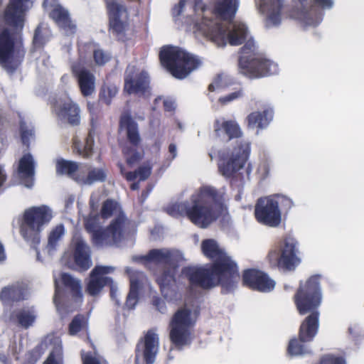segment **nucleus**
<instances>
[{
    "instance_id": "nucleus-1",
    "label": "nucleus",
    "mask_w": 364,
    "mask_h": 364,
    "mask_svg": "<svg viewBox=\"0 0 364 364\" xmlns=\"http://www.w3.org/2000/svg\"><path fill=\"white\" fill-rule=\"evenodd\" d=\"M201 251L213 263L209 267L188 266L182 269L181 274L188 279L190 287L209 289L220 286L222 294L232 292L240 279L237 264L213 239L203 240Z\"/></svg>"
},
{
    "instance_id": "nucleus-2",
    "label": "nucleus",
    "mask_w": 364,
    "mask_h": 364,
    "mask_svg": "<svg viewBox=\"0 0 364 364\" xmlns=\"http://www.w3.org/2000/svg\"><path fill=\"white\" fill-rule=\"evenodd\" d=\"M319 274L311 276L305 282H300L293 301L301 316L308 314L301 322L298 337L289 341L287 353L290 356H299L311 353L308 343L312 342L319 329L320 312L322 301Z\"/></svg>"
},
{
    "instance_id": "nucleus-3",
    "label": "nucleus",
    "mask_w": 364,
    "mask_h": 364,
    "mask_svg": "<svg viewBox=\"0 0 364 364\" xmlns=\"http://www.w3.org/2000/svg\"><path fill=\"white\" fill-rule=\"evenodd\" d=\"M224 208V196L217 188L210 186H201L191 198V203H181L166 208L173 217L186 215L195 225L207 228L217 220Z\"/></svg>"
},
{
    "instance_id": "nucleus-4",
    "label": "nucleus",
    "mask_w": 364,
    "mask_h": 364,
    "mask_svg": "<svg viewBox=\"0 0 364 364\" xmlns=\"http://www.w3.org/2000/svg\"><path fill=\"white\" fill-rule=\"evenodd\" d=\"M239 73L250 79L274 75L278 72L277 64L258 52L252 38L248 39L240 48L238 60Z\"/></svg>"
},
{
    "instance_id": "nucleus-5",
    "label": "nucleus",
    "mask_w": 364,
    "mask_h": 364,
    "mask_svg": "<svg viewBox=\"0 0 364 364\" xmlns=\"http://www.w3.org/2000/svg\"><path fill=\"white\" fill-rule=\"evenodd\" d=\"M159 57L161 65L178 80L187 77L201 64L196 55L172 45L164 46L159 51Z\"/></svg>"
},
{
    "instance_id": "nucleus-6",
    "label": "nucleus",
    "mask_w": 364,
    "mask_h": 364,
    "mask_svg": "<svg viewBox=\"0 0 364 364\" xmlns=\"http://www.w3.org/2000/svg\"><path fill=\"white\" fill-rule=\"evenodd\" d=\"M52 218V210L45 205L26 209L18 222L21 235L32 245H38L41 241V231Z\"/></svg>"
},
{
    "instance_id": "nucleus-7",
    "label": "nucleus",
    "mask_w": 364,
    "mask_h": 364,
    "mask_svg": "<svg viewBox=\"0 0 364 364\" xmlns=\"http://www.w3.org/2000/svg\"><path fill=\"white\" fill-rule=\"evenodd\" d=\"M298 241L291 236H285L269 250L267 259L272 267L292 272L301 264Z\"/></svg>"
},
{
    "instance_id": "nucleus-8",
    "label": "nucleus",
    "mask_w": 364,
    "mask_h": 364,
    "mask_svg": "<svg viewBox=\"0 0 364 364\" xmlns=\"http://www.w3.org/2000/svg\"><path fill=\"white\" fill-rule=\"evenodd\" d=\"M250 151V143L240 141L234 147L230 154L225 151L218 153V171L225 178L230 180L231 185L237 177L243 181V176L239 171L245 166Z\"/></svg>"
},
{
    "instance_id": "nucleus-9",
    "label": "nucleus",
    "mask_w": 364,
    "mask_h": 364,
    "mask_svg": "<svg viewBox=\"0 0 364 364\" xmlns=\"http://www.w3.org/2000/svg\"><path fill=\"white\" fill-rule=\"evenodd\" d=\"M119 129L124 132L126 136V144L122 146V154L128 166L133 167L143 158V152L138 149L141 146V137L139 125L129 113H124L120 116Z\"/></svg>"
},
{
    "instance_id": "nucleus-10",
    "label": "nucleus",
    "mask_w": 364,
    "mask_h": 364,
    "mask_svg": "<svg viewBox=\"0 0 364 364\" xmlns=\"http://www.w3.org/2000/svg\"><path fill=\"white\" fill-rule=\"evenodd\" d=\"M195 323L190 309L181 307L173 314L168 324L169 339L173 348L181 350L191 343Z\"/></svg>"
},
{
    "instance_id": "nucleus-11",
    "label": "nucleus",
    "mask_w": 364,
    "mask_h": 364,
    "mask_svg": "<svg viewBox=\"0 0 364 364\" xmlns=\"http://www.w3.org/2000/svg\"><path fill=\"white\" fill-rule=\"evenodd\" d=\"M26 54L21 38H16L0 20V65L7 70H14L13 61L21 63Z\"/></svg>"
},
{
    "instance_id": "nucleus-12",
    "label": "nucleus",
    "mask_w": 364,
    "mask_h": 364,
    "mask_svg": "<svg viewBox=\"0 0 364 364\" xmlns=\"http://www.w3.org/2000/svg\"><path fill=\"white\" fill-rule=\"evenodd\" d=\"M108 16V30L118 41L128 40L127 31L129 23V8L116 0H104Z\"/></svg>"
},
{
    "instance_id": "nucleus-13",
    "label": "nucleus",
    "mask_w": 364,
    "mask_h": 364,
    "mask_svg": "<svg viewBox=\"0 0 364 364\" xmlns=\"http://www.w3.org/2000/svg\"><path fill=\"white\" fill-rule=\"evenodd\" d=\"M300 8H293L289 11L291 18L300 21L308 26H317L321 21V10L331 9L333 0H298Z\"/></svg>"
},
{
    "instance_id": "nucleus-14",
    "label": "nucleus",
    "mask_w": 364,
    "mask_h": 364,
    "mask_svg": "<svg viewBox=\"0 0 364 364\" xmlns=\"http://www.w3.org/2000/svg\"><path fill=\"white\" fill-rule=\"evenodd\" d=\"M254 215L259 223L272 228L279 226L282 221L279 203L270 196L261 197L257 200Z\"/></svg>"
},
{
    "instance_id": "nucleus-15",
    "label": "nucleus",
    "mask_w": 364,
    "mask_h": 364,
    "mask_svg": "<svg viewBox=\"0 0 364 364\" xmlns=\"http://www.w3.org/2000/svg\"><path fill=\"white\" fill-rule=\"evenodd\" d=\"M159 348V338L154 329H149L135 347V364H154Z\"/></svg>"
},
{
    "instance_id": "nucleus-16",
    "label": "nucleus",
    "mask_w": 364,
    "mask_h": 364,
    "mask_svg": "<svg viewBox=\"0 0 364 364\" xmlns=\"http://www.w3.org/2000/svg\"><path fill=\"white\" fill-rule=\"evenodd\" d=\"M87 109L91 115L90 124L92 129L89 131L85 138V145L83 147L82 146L80 141L77 139H73L72 145L73 152L85 159H88L92 155L95 131L97 126L98 120L101 114V111L99 109L98 104L97 103L88 102Z\"/></svg>"
},
{
    "instance_id": "nucleus-17",
    "label": "nucleus",
    "mask_w": 364,
    "mask_h": 364,
    "mask_svg": "<svg viewBox=\"0 0 364 364\" xmlns=\"http://www.w3.org/2000/svg\"><path fill=\"white\" fill-rule=\"evenodd\" d=\"M114 268L109 266H95L90 273L85 291L91 296L100 294L105 287H110V294L114 296L113 280L107 275L113 272Z\"/></svg>"
},
{
    "instance_id": "nucleus-18",
    "label": "nucleus",
    "mask_w": 364,
    "mask_h": 364,
    "mask_svg": "<svg viewBox=\"0 0 364 364\" xmlns=\"http://www.w3.org/2000/svg\"><path fill=\"white\" fill-rule=\"evenodd\" d=\"M124 90L129 95L145 97L150 95V77L145 70L134 69L124 77Z\"/></svg>"
},
{
    "instance_id": "nucleus-19",
    "label": "nucleus",
    "mask_w": 364,
    "mask_h": 364,
    "mask_svg": "<svg viewBox=\"0 0 364 364\" xmlns=\"http://www.w3.org/2000/svg\"><path fill=\"white\" fill-rule=\"evenodd\" d=\"M31 0H9L4 12L6 23L16 29H22Z\"/></svg>"
},
{
    "instance_id": "nucleus-20",
    "label": "nucleus",
    "mask_w": 364,
    "mask_h": 364,
    "mask_svg": "<svg viewBox=\"0 0 364 364\" xmlns=\"http://www.w3.org/2000/svg\"><path fill=\"white\" fill-rule=\"evenodd\" d=\"M243 285L252 290L269 292L275 286V282L269 275L260 270L248 269L242 274Z\"/></svg>"
},
{
    "instance_id": "nucleus-21",
    "label": "nucleus",
    "mask_w": 364,
    "mask_h": 364,
    "mask_svg": "<svg viewBox=\"0 0 364 364\" xmlns=\"http://www.w3.org/2000/svg\"><path fill=\"white\" fill-rule=\"evenodd\" d=\"M197 32L207 39L217 43H224L225 30L221 23L213 18L203 16L201 21L195 25Z\"/></svg>"
},
{
    "instance_id": "nucleus-22",
    "label": "nucleus",
    "mask_w": 364,
    "mask_h": 364,
    "mask_svg": "<svg viewBox=\"0 0 364 364\" xmlns=\"http://www.w3.org/2000/svg\"><path fill=\"white\" fill-rule=\"evenodd\" d=\"M73 75L77 79L80 92L83 97L90 96L95 88V77L92 73L85 68L80 62L71 65Z\"/></svg>"
},
{
    "instance_id": "nucleus-23",
    "label": "nucleus",
    "mask_w": 364,
    "mask_h": 364,
    "mask_svg": "<svg viewBox=\"0 0 364 364\" xmlns=\"http://www.w3.org/2000/svg\"><path fill=\"white\" fill-rule=\"evenodd\" d=\"M214 133L217 137H226L228 141L241 138L243 132L235 120L216 119L213 123Z\"/></svg>"
},
{
    "instance_id": "nucleus-24",
    "label": "nucleus",
    "mask_w": 364,
    "mask_h": 364,
    "mask_svg": "<svg viewBox=\"0 0 364 364\" xmlns=\"http://www.w3.org/2000/svg\"><path fill=\"white\" fill-rule=\"evenodd\" d=\"M26 288L22 282H15L4 287L0 291V301L3 305L11 306L26 299Z\"/></svg>"
},
{
    "instance_id": "nucleus-25",
    "label": "nucleus",
    "mask_w": 364,
    "mask_h": 364,
    "mask_svg": "<svg viewBox=\"0 0 364 364\" xmlns=\"http://www.w3.org/2000/svg\"><path fill=\"white\" fill-rule=\"evenodd\" d=\"M80 109L77 104L71 100L60 103L56 109V114L61 120L71 126H78L80 123Z\"/></svg>"
},
{
    "instance_id": "nucleus-26",
    "label": "nucleus",
    "mask_w": 364,
    "mask_h": 364,
    "mask_svg": "<svg viewBox=\"0 0 364 364\" xmlns=\"http://www.w3.org/2000/svg\"><path fill=\"white\" fill-rule=\"evenodd\" d=\"M274 117V110L270 107H264L262 111L250 113L245 122L248 129H257V131L267 128Z\"/></svg>"
},
{
    "instance_id": "nucleus-27",
    "label": "nucleus",
    "mask_w": 364,
    "mask_h": 364,
    "mask_svg": "<svg viewBox=\"0 0 364 364\" xmlns=\"http://www.w3.org/2000/svg\"><path fill=\"white\" fill-rule=\"evenodd\" d=\"M239 7L238 0H217L214 2L211 14L224 20H232Z\"/></svg>"
},
{
    "instance_id": "nucleus-28",
    "label": "nucleus",
    "mask_w": 364,
    "mask_h": 364,
    "mask_svg": "<svg viewBox=\"0 0 364 364\" xmlns=\"http://www.w3.org/2000/svg\"><path fill=\"white\" fill-rule=\"evenodd\" d=\"M73 258L75 264L82 272L92 266L90 247L82 239H77L75 242Z\"/></svg>"
},
{
    "instance_id": "nucleus-29",
    "label": "nucleus",
    "mask_w": 364,
    "mask_h": 364,
    "mask_svg": "<svg viewBox=\"0 0 364 364\" xmlns=\"http://www.w3.org/2000/svg\"><path fill=\"white\" fill-rule=\"evenodd\" d=\"M36 312L33 307L18 309L10 314V320L24 329L32 326L36 322Z\"/></svg>"
},
{
    "instance_id": "nucleus-30",
    "label": "nucleus",
    "mask_w": 364,
    "mask_h": 364,
    "mask_svg": "<svg viewBox=\"0 0 364 364\" xmlns=\"http://www.w3.org/2000/svg\"><path fill=\"white\" fill-rule=\"evenodd\" d=\"M18 172L26 186L31 187L35 173V165L33 156L30 154H24L19 160Z\"/></svg>"
},
{
    "instance_id": "nucleus-31",
    "label": "nucleus",
    "mask_w": 364,
    "mask_h": 364,
    "mask_svg": "<svg viewBox=\"0 0 364 364\" xmlns=\"http://www.w3.org/2000/svg\"><path fill=\"white\" fill-rule=\"evenodd\" d=\"M50 17L68 33H74L76 26L72 22L69 13L60 6H55L50 13Z\"/></svg>"
},
{
    "instance_id": "nucleus-32",
    "label": "nucleus",
    "mask_w": 364,
    "mask_h": 364,
    "mask_svg": "<svg viewBox=\"0 0 364 364\" xmlns=\"http://www.w3.org/2000/svg\"><path fill=\"white\" fill-rule=\"evenodd\" d=\"M79 170V164L76 161L58 159L55 164L56 174L58 176H67L76 181H80V176L76 175Z\"/></svg>"
},
{
    "instance_id": "nucleus-33",
    "label": "nucleus",
    "mask_w": 364,
    "mask_h": 364,
    "mask_svg": "<svg viewBox=\"0 0 364 364\" xmlns=\"http://www.w3.org/2000/svg\"><path fill=\"white\" fill-rule=\"evenodd\" d=\"M127 223V218L122 213L118 215L107 227V233L112 237L114 242H118L122 240Z\"/></svg>"
},
{
    "instance_id": "nucleus-34",
    "label": "nucleus",
    "mask_w": 364,
    "mask_h": 364,
    "mask_svg": "<svg viewBox=\"0 0 364 364\" xmlns=\"http://www.w3.org/2000/svg\"><path fill=\"white\" fill-rule=\"evenodd\" d=\"M172 257V253L168 250L152 249L146 255L141 256L140 259L143 262L170 264Z\"/></svg>"
},
{
    "instance_id": "nucleus-35",
    "label": "nucleus",
    "mask_w": 364,
    "mask_h": 364,
    "mask_svg": "<svg viewBox=\"0 0 364 364\" xmlns=\"http://www.w3.org/2000/svg\"><path fill=\"white\" fill-rule=\"evenodd\" d=\"M60 281L63 285L70 290L72 296L80 302L82 301V293L80 281L75 279L70 274L63 272L60 274Z\"/></svg>"
},
{
    "instance_id": "nucleus-36",
    "label": "nucleus",
    "mask_w": 364,
    "mask_h": 364,
    "mask_svg": "<svg viewBox=\"0 0 364 364\" xmlns=\"http://www.w3.org/2000/svg\"><path fill=\"white\" fill-rule=\"evenodd\" d=\"M120 173L125 178L127 181H134L137 178L139 181L146 180L151 173V167L150 166H141L134 171H126L122 164H117Z\"/></svg>"
},
{
    "instance_id": "nucleus-37",
    "label": "nucleus",
    "mask_w": 364,
    "mask_h": 364,
    "mask_svg": "<svg viewBox=\"0 0 364 364\" xmlns=\"http://www.w3.org/2000/svg\"><path fill=\"white\" fill-rule=\"evenodd\" d=\"M88 317L82 314L75 315L68 325V333L75 336L80 331H85L88 334Z\"/></svg>"
},
{
    "instance_id": "nucleus-38",
    "label": "nucleus",
    "mask_w": 364,
    "mask_h": 364,
    "mask_svg": "<svg viewBox=\"0 0 364 364\" xmlns=\"http://www.w3.org/2000/svg\"><path fill=\"white\" fill-rule=\"evenodd\" d=\"M247 28L244 24H235L228 35V42L231 46L242 44L247 37Z\"/></svg>"
},
{
    "instance_id": "nucleus-39",
    "label": "nucleus",
    "mask_w": 364,
    "mask_h": 364,
    "mask_svg": "<svg viewBox=\"0 0 364 364\" xmlns=\"http://www.w3.org/2000/svg\"><path fill=\"white\" fill-rule=\"evenodd\" d=\"M176 267H171L165 269L156 279V283L159 284L162 294L166 287H168L175 282Z\"/></svg>"
},
{
    "instance_id": "nucleus-40",
    "label": "nucleus",
    "mask_w": 364,
    "mask_h": 364,
    "mask_svg": "<svg viewBox=\"0 0 364 364\" xmlns=\"http://www.w3.org/2000/svg\"><path fill=\"white\" fill-rule=\"evenodd\" d=\"M107 173L103 168H90L86 176L80 177V181L87 185H91L95 182H104L106 180Z\"/></svg>"
},
{
    "instance_id": "nucleus-41",
    "label": "nucleus",
    "mask_w": 364,
    "mask_h": 364,
    "mask_svg": "<svg viewBox=\"0 0 364 364\" xmlns=\"http://www.w3.org/2000/svg\"><path fill=\"white\" fill-rule=\"evenodd\" d=\"M314 364H347L346 353H324Z\"/></svg>"
},
{
    "instance_id": "nucleus-42",
    "label": "nucleus",
    "mask_w": 364,
    "mask_h": 364,
    "mask_svg": "<svg viewBox=\"0 0 364 364\" xmlns=\"http://www.w3.org/2000/svg\"><path fill=\"white\" fill-rule=\"evenodd\" d=\"M48 31L41 25H38L35 31L32 40L33 51L43 49L48 41Z\"/></svg>"
},
{
    "instance_id": "nucleus-43",
    "label": "nucleus",
    "mask_w": 364,
    "mask_h": 364,
    "mask_svg": "<svg viewBox=\"0 0 364 364\" xmlns=\"http://www.w3.org/2000/svg\"><path fill=\"white\" fill-rule=\"evenodd\" d=\"M65 233V228L63 224L56 225L50 232L48 239V248L49 250H55L58 242Z\"/></svg>"
},
{
    "instance_id": "nucleus-44",
    "label": "nucleus",
    "mask_w": 364,
    "mask_h": 364,
    "mask_svg": "<svg viewBox=\"0 0 364 364\" xmlns=\"http://www.w3.org/2000/svg\"><path fill=\"white\" fill-rule=\"evenodd\" d=\"M117 92L118 88L114 85L102 86L99 94L100 100L109 105L112 102V99L115 97Z\"/></svg>"
},
{
    "instance_id": "nucleus-45",
    "label": "nucleus",
    "mask_w": 364,
    "mask_h": 364,
    "mask_svg": "<svg viewBox=\"0 0 364 364\" xmlns=\"http://www.w3.org/2000/svg\"><path fill=\"white\" fill-rule=\"evenodd\" d=\"M43 364H64L62 347L54 346Z\"/></svg>"
},
{
    "instance_id": "nucleus-46",
    "label": "nucleus",
    "mask_w": 364,
    "mask_h": 364,
    "mask_svg": "<svg viewBox=\"0 0 364 364\" xmlns=\"http://www.w3.org/2000/svg\"><path fill=\"white\" fill-rule=\"evenodd\" d=\"M19 132L22 143L28 146L30 139L33 136L34 132L32 128H29L28 127L26 122L23 119H21L19 122Z\"/></svg>"
},
{
    "instance_id": "nucleus-47",
    "label": "nucleus",
    "mask_w": 364,
    "mask_h": 364,
    "mask_svg": "<svg viewBox=\"0 0 364 364\" xmlns=\"http://www.w3.org/2000/svg\"><path fill=\"white\" fill-rule=\"evenodd\" d=\"M111 58L110 53L101 48L95 49L93 51V60L98 66H104Z\"/></svg>"
},
{
    "instance_id": "nucleus-48",
    "label": "nucleus",
    "mask_w": 364,
    "mask_h": 364,
    "mask_svg": "<svg viewBox=\"0 0 364 364\" xmlns=\"http://www.w3.org/2000/svg\"><path fill=\"white\" fill-rule=\"evenodd\" d=\"M117 203L112 199L105 200L102 205L100 215L102 218L107 219L110 218L117 208Z\"/></svg>"
},
{
    "instance_id": "nucleus-49",
    "label": "nucleus",
    "mask_w": 364,
    "mask_h": 364,
    "mask_svg": "<svg viewBox=\"0 0 364 364\" xmlns=\"http://www.w3.org/2000/svg\"><path fill=\"white\" fill-rule=\"evenodd\" d=\"M130 287L129 291L139 293L141 279L144 276L141 272L130 271L129 272Z\"/></svg>"
},
{
    "instance_id": "nucleus-50",
    "label": "nucleus",
    "mask_w": 364,
    "mask_h": 364,
    "mask_svg": "<svg viewBox=\"0 0 364 364\" xmlns=\"http://www.w3.org/2000/svg\"><path fill=\"white\" fill-rule=\"evenodd\" d=\"M269 14L266 18V26H278L281 22L282 10L268 9Z\"/></svg>"
},
{
    "instance_id": "nucleus-51",
    "label": "nucleus",
    "mask_w": 364,
    "mask_h": 364,
    "mask_svg": "<svg viewBox=\"0 0 364 364\" xmlns=\"http://www.w3.org/2000/svg\"><path fill=\"white\" fill-rule=\"evenodd\" d=\"M261 10L274 9L282 10L284 0H259Z\"/></svg>"
},
{
    "instance_id": "nucleus-52",
    "label": "nucleus",
    "mask_w": 364,
    "mask_h": 364,
    "mask_svg": "<svg viewBox=\"0 0 364 364\" xmlns=\"http://www.w3.org/2000/svg\"><path fill=\"white\" fill-rule=\"evenodd\" d=\"M82 364H107V361L102 358L93 356L91 353H81Z\"/></svg>"
},
{
    "instance_id": "nucleus-53",
    "label": "nucleus",
    "mask_w": 364,
    "mask_h": 364,
    "mask_svg": "<svg viewBox=\"0 0 364 364\" xmlns=\"http://www.w3.org/2000/svg\"><path fill=\"white\" fill-rule=\"evenodd\" d=\"M242 96V90H237V91H235V92H231L225 96H223V97H220L219 99H218V102L222 105H227L228 103L236 100V99H238L240 97H241Z\"/></svg>"
},
{
    "instance_id": "nucleus-54",
    "label": "nucleus",
    "mask_w": 364,
    "mask_h": 364,
    "mask_svg": "<svg viewBox=\"0 0 364 364\" xmlns=\"http://www.w3.org/2000/svg\"><path fill=\"white\" fill-rule=\"evenodd\" d=\"M138 299H139V293L134 292V291H129V294L127 296V300H126L125 304L128 309H133L135 307L136 304H137Z\"/></svg>"
},
{
    "instance_id": "nucleus-55",
    "label": "nucleus",
    "mask_w": 364,
    "mask_h": 364,
    "mask_svg": "<svg viewBox=\"0 0 364 364\" xmlns=\"http://www.w3.org/2000/svg\"><path fill=\"white\" fill-rule=\"evenodd\" d=\"M152 304L161 313L164 314L166 311V302L159 296H154L152 299Z\"/></svg>"
},
{
    "instance_id": "nucleus-56",
    "label": "nucleus",
    "mask_w": 364,
    "mask_h": 364,
    "mask_svg": "<svg viewBox=\"0 0 364 364\" xmlns=\"http://www.w3.org/2000/svg\"><path fill=\"white\" fill-rule=\"evenodd\" d=\"M92 237L94 240L98 243L104 242L107 237H109L108 233H107V229L105 230H97L94 231L92 233Z\"/></svg>"
},
{
    "instance_id": "nucleus-57",
    "label": "nucleus",
    "mask_w": 364,
    "mask_h": 364,
    "mask_svg": "<svg viewBox=\"0 0 364 364\" xmlns=\"http://www.w3.org/2000/svg\"><path fill=\"white\" fill-rule=\"evenodd\" d=\"M222 81H223V75H221V74L218 75L213 80V82L209 85L208 91L213 92L215 90L216 88L222 87H223Z\"/></svg>"
},
{
    "instance_id": "nucleus-58",
    "label": "nucleus",
    "mask_w": 364,
    "mask_h": 364,
    "mask_svg": "<svg viewBox=\"0 0 364 364\" xmlns=\"http://www.w3.org/2000/svg\"><path fill=\"white\" fill-rule=\"evenodd\" d=\"M186 0H180L179 2L174 6V7L172 9L173 16H178L182 14L184 6L186 5Z\"/></svg>"
},
{
    "instance_id": "nucleus-59",
    "label": "nucleus",
    "mask_w": 364,
    "mask_h": 364,
    "mask_svg": "<svg viewBox=\"0 0 364 364\" xmlns=\"http://www.w3.org/2000/svg\"><path fill=\"white\" fill-rule=\"evenodd\" d=\"M96 222L95 220L93 218H87L85 221V230L89 232H94V231H96Z\"/></svg>"
},
{
    "instance_id": "nucleus-60",
    "label": "nucleus",
    "mask_w": 364,
    "mask_h": 364,
    "mask_svg": "<svg viewBox=\"0 0 364 364\" xmlns=\"http://www.w3.org/2000/svg\"><path fill=\"white\" fill-rule=\"evenodd\" d=\"M193 9L196 12L200 11L204 14L208 10V6L203 2V0H194Z\"/></svg>"
},
{
    "instance_id": "nucleus-61",
    "label": "nucleus",
    "mask_w": 364,
    "mask_h": 364,
    "mask_svg": "<svg viewBox=\"0 0 364 364\" xmlns=\"http://www.w3.org/2000/svg\"><path fill=\"white\" fill-rule=\"evenodd\" d=\"M168 151L172 155V159L176 156V146L174 144H170L168 146Z\"/></svg>"
},
{
    "instance_id": "nucleus-62",
    "label": "nucleus",
    "mask_w": 364,
    "mask_h": 364,
    "mask_svg": "<svg viewBox=\"0 0 364 364\" xmlns=\"http://www.w3.org/2000/svg\"><path fill=\"white\" fill-rule=\"evenodd\" d=\"M6 174L4 170L0 168V188L6 180Z\"/></svg>"
},
{
    "instance_id": "nucleus-63",
    "label": "nucleus",
    "mask_w": 364,
    "mask_h": 364,
    "mask_svg": "<svg viewBox=\"0 0 364 364\" xmlns=\"http://www.w3.org/2000/svg\"><path fill=\"white\" fill-rule=\"evenodd\" d=\"M164 107L166 111H171L173 109V103L169 101H164Z\"/></svg>"
},
{
    "instance_id": "nucleus-64",
    "label": "nucleus",
    "mask_w": 364,
    "mask_h": 364,
    "mask_svg": "<svg viewBox=\"0 0 364 364\" xmlns=\"http://www.w3.org/2000/svg\"><path fill=\"white\" fill-rule=\"evenodd\" d=\"M6 258L4 253V248L3 245L0 242V261L4 260Z\"/></svg>"
}]
</instances>
